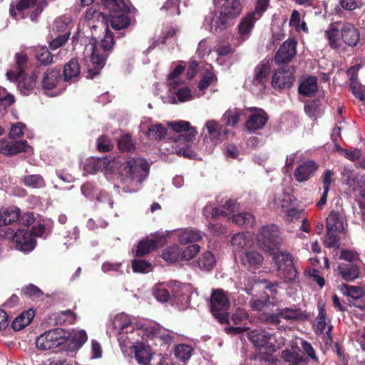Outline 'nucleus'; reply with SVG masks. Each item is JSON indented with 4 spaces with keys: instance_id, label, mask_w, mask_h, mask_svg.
<instances>
[{
    "instance_id": "60",
    "label": "nucleus",
    "mask_w": 365,
    "mask_h": 365,
    "mask_svg": "<svg viewBox=\"0 0 365 365\" xmlns=\"http://www.w3.org/2000/svg\"><path fill=\"white\" fill-rule=\"evenodd\" d=\"M270 0H257L255 10L250 13H254V15L258 19H260L263 14L267 10L269 6Z\"/></svg>"
},
{
    "instance_id": "23",
    "label": "nucleus",
    "mask_w": 365,
    "mask_h": 365,
    "mask_svg": "<svg viewBox=\"0 0 365 365\" xmlns=\"http://www.w3.org/2000/svg\"><path fill=\"white\" fill-rule=\"evenodd\" d=\"M318 90V79L316 76H309L304 78L299 87L298 92L304 97L314 96Z\"/></svg>"
},
{
    "instance_id": "32",
    "label": "nucleus",
    "mask_w": 365,
    "mask_h": 365,
    "mask_svg": "<svg viewBox=\"0 0 365 365\" xmlns=\"http://www.w3.org/2000/svg\"><path fill=\"white\" fill-rule=\"evenodd\" d=\"M117 146L122 153H130L135 150L136 142L129 133H126L119 136Z\"/></svg>"
},
{
    "instance_id": "45",
    "label": "nucleus",
    "mask_w": 365,
    "mask_h": 365,
    "mask_svg": "<svg viewBox=\"0 0 365 365\" xmlns=\"http://www.w3.org/2000/svg\"><path fill=\"white\" fill-rule=\"evenodd\" d=\"M202 238L201 232L197 230H186L180 236V242L182 244L197 242Z\"/></svg>"
},
{
    "instance_id": "7",
    "label": "nucleus",
    "mask_w": 365,
    "mask_h": 365,
    "mask_svg": "<svg viewBox=\"0 0 365 365\" xmlns=\"http://www.w3.org/2000/svg\"><path fill=\"white\" fill-rule=\"evenodd\" d=\"M248 339L260 352L268 356L277 351L276 339L274 334L263 329H250L247 332Z\"/></svg>"
},
{
    "instance_id": "39",
    "label": "nucleus",
    "mask_w": 365,
    "mask_h": 365,
    "mask_svg": "<svg viewBox=\"0 0 365 365\" xmlns=\"http://www.w3.org/2000/svg\"><path fill=\"white\" fill-rule=\"evenodd\" d=\"M167 128L160 123L153 124L150 126L146 132V135L152 140H162L167 135Z\"/></svg>"
},
{
    "instance_id": "37",
    "label": "nucleus",
    "mask_w": 365,
    "mask_h": 365,
    "mask_svg": "<svg viewBox=\"0 0 365 365\" xmlns=\"http://www.w3.org/2000/svg\"><path fill=\"white\" fill-rule=\"evenodd\" d=\"M21 182L26 186L32 188H40L46 185L43 178L38 174L27 175L21 179Z\"/></svg>"
},
{
    "instance_id": "58",
    "label": "nucleus",
    "mask_w": 365,
    "mask_h": 365,
    "mask_svg": "<svg viewBox=\"0 0 365 365\" xmlns=\"http://www.w3.org/2000/svg\"><path fill=\"white\" fill-rule=\"evenodd\" d=\"M335 173L332 170L327 169L324 170L322 175V181L323 183V190H330L331 183L335 182Z\"/></svg>"
},
{
    "instance_id": "54",
    "label": "nucleus",
    "mask_w": 365,
    "mask_h": 365,
    "mask_svg": "<svg viewBox=\"0 0 365 365\" xmlns=\"http://www.w3.org/2000/svg\"><path fill=\"white\" fill-rule=\"evenodd\" d=\"M346 294L354 299H359L365 296V289L359 286L344 285Z\"/></svg>"
},
{
    "instance_id": "3",
    "label": "nucleus",
    "mask_w": 365,
    "mask_h": 365,
    "mask_svg": "<svg viewBox=\"0 0 365 365\" xmlns=\"http://www.w3.org/2000/svg\"><path fill=\"white\" fill-rule=\"evenodd\" d=\"M219 15L213 16L210 24V31L217 34L227 29L232 21L237 18L242 11V4L240 0H214Z\"/></svg>"
},
{
    "instance_id": "18",
    "label": "nucleus",
    "mask_w": 365,
    "mask_h": 365,
    "mask_svg": "<svg viewBox=\"0 0 365 365\" xmlns=\"http://www.w3.org/2000/svg\"><path fill=\"white\" fill-rule=\"evenodd\" d=\"M61 81H63V76L60 67L47 69L43 73L42 78V88L44 90H52L56 88Z\"/></svg>"
},
{
    "instance_id": "2",
    "label": "nucleus",
    "mask_w": 365,
    "mask_h": 365,
    "mask_svg": "<svg viewBox=\"0 0 365 365\" xmlns=\"http://www.w3.org/2000/svg\"><path fill=\"white\" fill-rule=\"evenodd\" d=\"M169 128L173 131L179 133L174 140L172 146V151L178 156H183L187 158H192L195 156V153L192 150L191 147L195 139L197 131L190 126V123L187 121L178 120L169 122L168 123Z\"/></svg>"
},
{
    "instance_id": "31",
    "label": "nucleus",
    "mask_w": 365,
    "mask_h": 365,
    "mask_svg": "<svg viewBox=\"0 0 365 365\" xmlns=\"http://www.w3.org/2000/svg\"><path fill=\"white\" fill-rule=\"evenodd\" d=\"M20 210L18 207L7 208L0 210V226L11 225L19 220Z\"/></svg>"
},
{
    "instance_id": "24",
    "label": "nucleus",
    "mask_w": 365,
    "mask_h": 365,
    "mask_svg": "<svg viewBox=\"0 0 365 365\" xmlns=\"http://www.w3.org/2000/svg\"><path fill=\"white\" fill-rule=\"evenodd\" d=\"M344 217L339 211L331 210L327 217V230L335 231L337 233H341L344 230Z\"/></svg>"
},
{
    "instance_id": "33",
    "label": "nucleus",
    "mask_w": 365,
    "mask_h": 365,
    "mask_svg": "<svg viewBox=\"0 0 365 365\" xmlns=\"http://www.w3.org/2000/svg\"><path fill=\"white\" fill-rule=\"evenodd\" d=\"M269 73L270 66L267 62L257 65L255 69V77L252 81L253 84L264 85V82L267 80Z\"/></svg>"
},
{
    "instance_id": "28",
    "label": "nucleus",
    "mask_w": 365,
    "mask_h": 365,
    "mask_svg": "<svg viewBox=\"0 0 365 365\" xmlns=\"http://www.w3.org/2000/svg\"><path fill=\"white\" fill-rule=\"evenodd\" d=\"M280 318L287 320L304 321L307 319L308 314L306 312L302 311L299 308L285 307L278 309Z\"/></svg>"
},
{
    "instance_id": "59",
    "label": "nucleus",
    "mask_w": 365,
    "mask_h": 365,
    "mask_svg": "<svg viewBox=\"0 0 365 365\" xmlns=\"http://www.w3.org/2000/svg\"><path fill=\"white\" fill-rule=\"evenodd\" d=\"M318 316L317 318V329L319 330L321 332H323L326 327V315L327 312L324 307V305H318Z\"/></svg>"
},
{
    "instance_id": "40",
    "label": "nucleus",
    "mask_w": 365,
    "mask_h": 365,
    "mask_svg": "<svg viewBox=\"0 0 365 365\" xmlns=\"http://www.w3.org/2000/svg\"><path fill=\"white\" fill-rule=\"evenodd\" d=\"M244 114V110L239 108L227 110L223 115L225 124L228 126L235 127L240 122V118Z\"/></svg>"
},
{
    "instance_id": "62",
    "label": "nucleus",
    "mask_w": 365,
    "mask_h": 365,
    "mask_svg": "<svg viewBox=\"0 0 365 365\" xmlns=\"http://www.w3.org/2000/svg\"><path fill=\"white\" fill-rule=\"evenodd\" d=\"M22 293L29 297L38 298L43 295L42 291L34 284H30L29 285L22 289Z\"/></svg>"
},
{
    "instance_id": "19",
    "label": "nucleus",
    "mask_w": 365,
    "mask_h": 365,
    "mask_svg": "<svg viewBox=\"0 0 365 365\" xmlns=\"http://www.w3.org/2000/svg\"><path fill=\"white\" fill-rule=\"evenodd\" d=\"M294 81L292 72L289 70L279 69L276 71L272 80V85L274 88L279 89L290 88Z\"/></svg>"
},
{
    "instance_id": "55",
    "label": "nucleus",
    "mask_w": 365,
    "mask_h": 365,
    "mask_svg": "<svg viewBox=\"0 0 365 365\" xmlns=\"http://www.w3.org/2000/svg\"><path fill=\"white\" fill-rule=\"evenodd\" d=\"M71 342L76 349L81 348L88 340V336L84 330L75 331L71 336Z\"/></svg>"
},
{
    "instance_id": "9",
    "label": "nucleus",
    "mask_w": 365,
    "mask_h": 365,
    "mask_svg": "<svg viewBox=\"0 0 365 365\" xmlns=\"http://www.w3.org/2000/svg\"><path fill=\"white\" fill-rule=\"evenodd\" d=\"M67 331L61 328H56L45 331L36 340V347L41 350H48L63 344L67 337Z\"/></svg>"
},
{
    "instance_id": "57",
    "label": "nucleus",
    "mask_w": 365,
    "mask_h": 365,
    "mask_svg": "<svg viewBox=\"0 0 365 365\" xmlns=\"http://www.w3.org/2000/svg\"><path fill=\"white\" fill-rule=\"evenodd\" d=\"M160 9L169 11L171 15H174L175 14L180 15V1L167 0Z\"/></svg>"
},
{
    "instance_id": "21",
    "label": "nucleus",
    "mask_w": 365,
    "mask_h": 365,
    "mask_svg": "<svg viewBox=\"0 0 365 365\" xmlns=\"http://www.w3.org/2000/svg\"><path fill=\"white\" fill-rule=\"evenodd\" d=\"M259 19L254 15V13L249 12L240 21L237 26L238 32L240 38L243 41L247 39L255 26V24Z\"/></svg>"
},
{
    "instance_id": "63",
    "label": "nucleus",
    "mask_w": 365,
    "mask_h": 365,
    "mask_svg": "<svg viewBox=\"0 0 365 365\" xmlns=\"http://www.w3.org/2000/svg\"><path fill=\"white\" fill-rule=\"evenodd\" d=\"M69 36L70 32H66L63 34L58 35L56 38L50 42V48L53 50L60 48L68 41Z\"/></svg>"
},
{
    "instance_id": "25",
    "label": "nucleus",
    "mask_w": 365,
    "mask_h": 365,
    "mask_svg": "<svg viewBox=\"0 0 365 365\" xmlns=\"http://www.w3.org/2000/svg\"><path fill=\"white\" fill-rule=\"evenodd\" d=\"M338 270L341 277L346 282L354 281L359 277V267L356 263H340Z\"/></svg>"
},
{
    "instance_id": "46",
    "label": "nucleus",
    "mask_w": 365,
    "mask_h": 365,
    "mask_svg": "<svg viewBox=\"0 0 365 365\" xmlns=\"http://www.w3.org/2000/svg\"><path fill=\"white\" fill-rule=\"evenodd\" d=\"M132 268L136 273H148L152 271V264L144 259H133L132 261Z\"/></svg>"
},
{
    "instance_id": "43",
    "label": "nucleus",
    "mask_w": 365,
    "mask_h": 365,
    "mask_svg": "<svg viewBox=\"0 0 365 365\" xmlns=\"http://www.w3.org/2000/svg\"><path fill=\"white\" fill-rule=\"evenodd\" d=\"M192 352V348L187 344H180L175 346L174 349L175 356L182 361H187Z\"/></svg>"
},
{
    "instance_id": "8",
    "label": "nucleus",
    "mask_w": 365,
    "mask_h": 365,
    "mask_svg": "<svg viewBox=\"0 0 365 365\" xmlns=\"http://www.w3.org/2000/svg\"><path fill=\"white\" fill-rule=\"evenodd\" d=\"M273 261L277 266L278 276L285 282H294L299 280L298 272L289 254L284 252L276 254L273 257Z\"/></svg>"
},
{
    "instance_id": "56",
    "label": "nucleus",
    "mask_w": 365,
    "mask_h": 365,
    "mask_svg": "<svg viewBox=\"0 0 365 365\" xmlns=\"http://www.w3.org/2000/svg\"><path fill=\"white\" fill-rule=\"evenodd\" d=\"M339 259L347 261L349 263H355L356 261L360 260L359 255L356 251L346 249L340 251Z\"/></svg>"
},
{
    "instance_id": "1",
    "label": "nucleus",
    "mask_w": 365,
    "mask_h": 365,
    "mask_svg": "<svg viewBox=\"0 0 365 365\" xmlns=\"http://www.w3.org/2000/svg\"><path fill=\"white\" fill-rule=\"evenodd\" d=\"M325 36L332 49L339 50L343 44L354 48L360 41V31L349 21H336L329 24Z\"/></svg>"
},
{
    "instance_id": "64",
    "label": "nucleus",
    "mask_w": 365,
    "mask_h": 365,
    "mask_svg": "<svg viewBox=\"0 0 365 365\" xmlns=\"http://www.w3.org/2000/svg\"><path fill=\"white\" fill-rule=\"evenodd\" d=\"M156 299L161 302H168L170 299V294L168 289L158 287L154 292Z\"/></svg>"
},
{
    "instance_id": "30",
    "label": "nucleus",
    "mask_w": 365,
    "mask_h": 365,
    "mask_svg": "<svg viewBox=\"0 0 365 365\" xmlns=\"http://www.w3.org/2000/svg\"><path fill=\"white\" fill-rule=\"evenodd\" d=\"M35 312L34 309L22 312L12 322L11 327L14 331H20L28 326L34 319Z\"/></svg>"
},
{
    "instance_id": "41",
    "label": "nucleus",
    "mask_w": 365,
    "mask_h": 365,
    "mask_svg": "<svg viewBox=\"0 0 365 365\" xmlns=\"http://www.w3.org/2000/svg\"><path fill=\"white\" fill-rule=\"evenodd\" d=\"M215 257L214 255L210 252L207 251L204 252L197 260V264L200 269L211 270L215 265Z\"/></svg>"
},
{
    "instance_id": "16",
    "label": "nucleus",
    "mask_w": 365,
    "mask_h": 365,
    "mask_svg": "<svg viewBox=\"0 0 365 365\" xmlns=\"http://www.w3.org/2000/svg\"><path fill=\"white\" fill-rule=\"evenodd\" d=\"M47 5L46 0H19L16 5V9L21 12L34 6V10L30 14L31 20L34 21Z\"/></svg>"
},
{
    "instance_id": "38",
    "label": "nucleus",
    "mask_w": 365,
    "mask_h": 365,
    "mask_svg": "<svg viewBox=\"0 0 365 365\" xmlns=\"http://www.w3.org/2000/svg\"><path fill=\"white\" fill-rule=\"evenodd\" d=\"M232 221L238 225L252 227L255 223V218L250 212H241L232 216Z\"/></svg>"
},
{
    "instance_id": "50",
    "label": "nucleus",
    "mask_w": 365,
    "mask_h": 365,
    "mask_svg": "<svg viewBox=\"0 0 365 365\" xmlns=\"http://www.w3.org/2000/svg\"><path fill=\"white\" fill-rule=\"evenodd\" d=\"M200 247L197 244H191L184 250H181V259L182 260H190L193 259L197 254L200 252Z\"/></svg>"
},
{
    "instance_id": "12",
    "label": "nucleus",
    "mask_w": 365,
    "mask_h": 365,
    "mask_svg": "<svg viewBox=\"0 0 365 365\" xmlns=\"http://www.w3.org/2000/svg\"><path fill=\"white\" fill-rule=\"evenodd\" d=\"M240 257L244 268L251 272H255L257 269L261 268L264 260L262 254L255 250H246Z\"/></svg>"
},
{
    "instance_id": "27",
    "label": "nucleus",
    "mask_w": 365,
    "mask_h": 365,
    "mask_svg": "<svg viewBox=\"0 0 365 365\" xmlns=\"http://www.w3.org/2000/svg\"><path fill=\"white\" fill-rule=\"evenodd\" d=\"M135 358L141 365H148L152 359V349L149 345L140 343L133 346Z\"/></svg>"
},
{
    "instance_id": "20",
    "label": "nucleus",
    "mask_w": 365,
    "mask_h": 365,
    "mask_svg": "<svg viewBox=\"0 0 365 365\" xmlns=\"http://www.w3.org/2000/svg\"><path fill=\"white\" fill-rule=\"evenodd\" d=\"M165 238L163 235L153 239H146L139 242L135 251V256L140 257L154 250L158 245L164 242Z\"/></svg>"
},
{
    "instance_id": "13",
    "label": "nucleus",
    "mask_w": 365,
    "mask_h": 365,
    "mask_svg": "<svg viewBox=\"0 0 365 365\" xmlns=\"http://www.w3.org/2000/svg\"><path fill=\"white\" fill-rule=\"evenodd\" d=\"M297 41L294 38H289L285 41L277 50L274 60L277 64L288 63L297 54Z\"/></svg>"
},
{
    "instance_id": "52",
    "label": "nucleus",
    "mask_w": 365,
    "mask_h": 365,
    "mask_svg": "<svg viewBox=\"0 0 365 365\" xmlns=\"http://www.w3.org/2000/svg\"><path fill=\"white\" fill-rule=\"evenodd\" d=\"M105 9H108L110 13L113 11L124 9L126 10L128 4L125 0H101Z\"/></svg>"
},
{
    "instance_id": "5",
    "label": "nucleus",
    "mask_w": 365,
    "mask_h": 365,
    "mask_svg": "<svg viewBox=\"0 0 365 365\" xmlns=\"http://www.w3.org/2000/svg\"><path fill=\"white\" fill-rule=\"evenodd\" d=\"M114 44V34L109 30L108 26L103 39L99 43L96 41L93 46L86 78H93L100 73Z\"/></svg>"
},
{
    "instance_id": "47",
    "label": "nucleus",
    "mask_w": 365,
    "mask_h": 365,
    "mask_svg": "<svg viewBox=\"0 0 365 365\" xmlns=\"http://www.w3.org/2000/svg\"><path fill=\"white\" fill-rule=\"evenodd\" d=\"M259 319L266 325L278 327L281 322L279 312L276 314L261 313Z\"/></svg>"
},
{
    "instance_id": "11",
    "label": "nucleus",
    "mask_w": 365,
    "mask_h": 365,
    "mask_svg": "<svg viewBox=\"0 0 365 365\" xmlns=\"http://www.w3.org/2000/svg\"><path fill=\"white\" fill-rule=\"evenodd\" d=\"M130 7L127 6L126 10L120 9L113 11L109 15V23L110 27L117 31L118 38L125 35V29L130 25V17L129 16Z\"/></svg>"
},
{
    "instance_id": "51",
    "label": "nucleus",
    "mask_w": 365,
    "mask_h": 365,
    "mask_svg": "<svg viewBox=\"0 0 365 365\" xmlns=\"http://www.w3.org/2000/svg\"><path fill=\"white\" fill-rule=\"evenodd\" d=\"M269 302V296L264 292L259 299H253L250 301V307L254 311H259L266 307Z\"/></svg>"
},
{
    "instance_id": "48",
    "label": "nucleus",
    "mask_w": 365,
    "mask_h": 365,
    "mask_svg": "<svg viewBox=\"0 0 365 365\" xmlns=\"http://www.w3.org/2000/svg\"><path fill=\"white\" fill-rule=\"evenodd\" d=\"M341 237L335 234V231H330L327 230L325 235L324 245L328 248L339 249Z\"/></svg>"
},
{
    "instance_id": "34",
    "label": "nucleus",
    "mask_w": 365,
    "mask_h": 365,
    "mask_svg": "<svg viewBox=\"0 0 365 365\" xmlns=\"http://www.w3.org/2000/svg\"><path fill=\"white\" fill-rule=\"evenodd\" d=\"M205 126L210 138L212 140H219L222 133L225 135H227V130L226 128H223L222 125L215 120H208L206 123Z\"/></svg>"
},
{
    "instance_id": "15",
    "label": "nucleus",
    "mask_w": 365,
    "mask_h": 365,
    "mask_svg": "<svg viewBox=\"0 0 365 365\" xmlns=\"http://www.w3.org/2000/svg\"><path fill=\"white\" fill-rule=\"evenodd\" d=\"M318 168V164L315 161L310 160L297 166L293 174L297 182H305L314 175Z\"/></svg>"
},
{
    "instance_id": "10",
    "label": "nucleus",
    "mask_w": 365,
    "mask_h": 365,
    "mask_svg": "<svg viewBox=\"0 0 365 365\" xmlns=\"http://www.w3.org/2000/svg\"><path fill=\"white\" fill-rule=\"evenodd\" d=\"M257 240L261 247L267 251H272L279 248V231L275 225L262 226L257 235Z\"/></svg>"
},
{
    "instance_id": "49",
    "label": "nucleus",
    "mask_w": 365,
    "mask_h": 365,
    "mask_svg": "<svg viewBox=\"0 0 365 365\" xmlns=\"http://www.w3.org/2000/svg\"><path fill=\"white\" fill-rule=\"evenodd\" d=\"M231 245L237 250L245 248L249 242V237L243 232L235 234L231 240Z\"/></svg>"
},
{
    "instance_id": "42",
    "label": "nucleus",
    "mask_w": 365,
    "mask_h": 365,
    "mask_svg": "<svg viewBox=\"0 0 365 365\" xmlns=\"http://www.w3.org/2000/svg\"><path fill=\"white\" fill-rule=\"evenodd\" d=\"M161 257L167 262H175L181 258V250L177 245L170 246L163 250Z\"/></svg>"
},
{
    "instance_id": "4",
    "label": "nucleus",
    "mask_w": 365,
    "mask_h": 365,
    "mask_svg": "<svg viewBox=\"0 0 365 365\" xmlns=\"http://www.w3.org/2000/svg\"><path fill=\"white\" fill-rule=\"evenodd\" d=\"M150 172V165L143 158L134 157L126 160L120 167V182L126 192L134 191L129 185L133 182L140 184L147 178Z\"/></svg>"
},
{
    "instance_id": "14",
    "label": "nucleus",
    "mask_w": 365,
    "mask_h": 365,
    "mask_svg": "<svg viewBox=\"0 0 365 365\" xmlns=\"http://www.w3.org/2000/svg\"><path fill=\"white\" fill-rule=\"evenodd\" d=\"M13 242L15 243L16 250L24 252L32 251L36 246V241L31 236L30 232L24 229H18L16 231V236Z\"/></svg>"
},
{
    "instance_id": "26",
    "label": "nucleus",
    "mask_w": 365,
    "mask_h": 365,
    "mask_svg": "<svg viewBox=\"0 0 365 365\" xmlns=\"http://www.w3.org/2000/svg\"><path fill=\"white\" fill-rule=\"evenodd\" d=\"M358 68L355 66L351 67L347 70V75L349 76V88L350 91L354 96L360 100L364 97V91L361 88V83L358 81Z\"/></svg>"
},
{
    "instance_id": "44",
    "label": "nucleus",
    "mask_w": 365,
    "mask_h": 365,
    "mask_svg": "<svg viewBox=\"0 0 365 365\" xmlns=\"http://www.w3.org/2000/svg\"><path fill=\"white\" fill-rule=\"evenodd\" d=\"M36 58L42 65L48 66L53 63V56L46 47H41L36 51Z\"/></svg>"
},
{
    "instance_id": "22",
    "label": "nucleus",
    "mask_w": 365,
    "mask_h": 365,
    "mask_svg": "<svg viewBox=\"0 0 365 365\" xmlns=\"http://www.w3.org/2000/svg\"><path fill=\"white\" fill-rule=\"evenodd\" d=\"M81 73V66L76 58H71L64 66L63 70V81L75 82Z\"/></svg>"
},
{
    "instance_id": "53",
    "label": "nucleus",
    "mask_w": 365,
    "mask_h": 365,
    "mask_svg": "<svg viewBox=\"0 0 365 365\" xmlns=\"http://www.w3.org/2000/svg\"><path fill=\"white\" fill-rule=\"evenodd\" d=\"M97 149L99 152H109L113 150V144L110 138L106 135H101L97 139Z\"/></svg>"
},
{
    "instance_id": "61",
    "label": "nucleus",
    "mask_w": 365,
    "mask_h": 365,
    "mask_svg": "<svg viewBox=\"0 0 365 365\" xmlns=\"http://www.w3.org/2000/svg\"><path fill=\"white\" fill-rule=\"evenodd\" d=\"M26 128V125L21 122H17L12 124L9 133V138L16 139L20 138L24 134V130Z\"/></svg>"
},
{
    "instance_id": "29",
    "label": "nucleus",
    "mask_w": 365,
    "mask_h": 365,
    "mask_svg": "<svg viewBox=\"0 0 365 365\" xmlns=\"http://www.w3.org/2000/svg\"><path fill=\"white\" fill-rule=\"evenodd\" d=\"M36 74L33 72L30 76H24L19 81L17 88L24 96H29L36 87Z\"/></svg>"
},
{
    "instance_id": "36",
    "label": "nucleus",
    "mask_w": 365,
    "mask_h": 365,
    "mask_svg": "<svg viewBox=\"0 0 365 365\" xmlns=\"http://www.w3.org/2000/svg\"><path fill=\"white\" fill-rule=\"evenodd\" d=\"M281 356L285 361L289 363V365H301L307 361L303 355L288 349L282 351Z\"/></svg>"
},
{
    "instance_id": "17",
    "label": "nucleus",
    "mask_w": 365,
    "mask_h": 365,
    "mask_svg": "<svg viewBox=\"0 0 365 365\" xmlns=\"http://www.w3.org/2000/svg\"><path fill=\"white\" fill-rule=\"evenodd\" d=\"M268 119L269 116L264 110H259V113H252L245 122V129L250 133H255L264 127Z\"/></svg>"
},
{
    "instance_id": "35",
    "label": "nucleus",
    "mask_w": 365,
    "mask_h": 365,
    "mask_svg": "<svg viewBox=\"0 0 365 365\" xmlns=\"http://www.w3.org/2000/svg\"><path fill=\"white\" fill-rule=\"evenodd\" d=\"M29 147L26 140L15 141L6 145L3 148V152L5 155H15L18 153L26 152V148Z\"/></svg>"
},
{
    "instance_id": "6",
    "label": "nucleus",
    "mask_w": 365,
    "mask_h": 365,
    "mask_svg": "<svg viewBox=\"0 0 365 365\" xmlns=\"http://www.w3.org/2000/svg\"><path fill=\"white\" fill-rule=\"evenodd\" d=\"M209 305L213 317L220 324H230L227 311L230 307V302L223 289H217L212 292Z\"/></svg>"
}]
</instances>
